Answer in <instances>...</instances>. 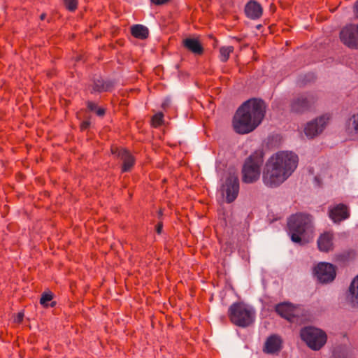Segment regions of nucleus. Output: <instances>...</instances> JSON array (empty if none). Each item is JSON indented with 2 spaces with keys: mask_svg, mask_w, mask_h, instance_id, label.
<instances>
[{
  "mask_svg": "<svg viewBox=\"0 0 358 358\" xmlns=\"http://www.w3.org/2000/svg\"><path fill=\"white\" fill-rule=\"evenodd\" d=\"M275 311L282 317L292 321L299 315V308L289 303H282L276 306Z\"/></svg>",
  "mask_w": 358,
  "mask_h": 358,
  "instance_id": "nucleus-12",
  "label": "nucleus"
},
{
  "mask_svg": "<svg viewBox=\"0 0 358 358\" xmlns=\"http://www.w3.org/2000/svg\"><path fill=\"white\" fill-rule=\"evenodd\" d=\"M266 106L263 101L250 99L237 110L233 120L236 132L241 134L252 131L264 119Z\"/></svg>",
  "mask_w": 358,
  "mask_h": 358,
  "instance_id": "nucleus-2",
  "label": "nucleus"
},
{
  "mask_svg": "<svg viewBox=\"0 0 358 358\" xmlns=\"http://www.w3.org/2000/svg\"><path fill=\"white\" fill-rule=\"evenodd\" d=\"M299 157L291 151H279L266 161L263 171L264 184L275 187L283 183L295 171Z\"/></svg>",
  "mask_w": 358,
  "mask_h": 358,
  "instance_id": "nucleus-1",
  "label": "nucleus"
},
{
  "mask_svg": "<svg viewBox=\"0 0 358 358\" xmlns=\"http://www.w3.org/2000/svg\"><path fill=\"white\" fill-rule=\"evenodd\" d=\"M89 122H83L82 125H81V128L82 129H85L86 128H87V127L89 126Z\"/></svg>",
  "mask_w": 358,
  "mask_h": 358,
  "instance_id": "nucleus-32",
  "label": "nucleus"
},
{
  "mask_svg": "<svg viewBox=\"0 0 358 358\" xmlns=\"http://www.w3.org/2000/svg\"><path fill=\"white\" fill-rule=\"evenodd\" d=\"M281 343L280 337L275 335L271 336L265 342L264 351L269 354L275 353L280 350Z\"/></svg>",
  "mask_w": 358,
  "mask_h": 358,
  "instance_id": "nucleus-16",
  "label": "nucleus"
},
{
  "mask_svg": "<svg viewBox=\"0 0 358 358\" xmlns=\"http://www.w3.org/2000/svg\"><path fill=\"white\" fill-rule=\"evenodd\" d=\"M94 112L96 113L97 115L103 116L105 114V109L101 108H96Z\"/></svg>",
  "mask_w": 358,
  "mask_h": 358,
  "instance_id": "nucleus-28",
  "label": "nucleus"
},
{
  "mask_svg": "<svg viewBox=\"0 0 358 358\" xmlns=\"http://www.w3.org/2000/svg\"><path fill=\"white\" fill-rule=\"evenodd\" d=\"M329 217L334 222H339L347 219L349 215V210L347 206L338 204L329 210Z\"/></svg>",
  "mask_w": 358,
  "mask_h": 358,
  "instance_id": "nucleus-13",
  "label": "nucleus"
},
{
  "mask_svg": "<svg viewBox=\"0 0 358 358\" xmlns=\"http://www.w3.org/2000/svg\"><path fill=\"white\" fill-rule=\"evenodd\" d=\"M163 122V114L162 113H159L155 114L152 118V124L155 127H157L162 124Z\"/></svg>",
  "mask_w": 358,
  "mask_h": 358,
  "instance_id": "nucleus-24",
  "label": "nucleus"
},
{
  "mask_svg": "<svg viewBox=\"0 0 358 358\" xmlns=\"http://www.w3.org/2000/svg\"><path fill=\"white\" fill-rule=\"evenodd\" d=\"M318 248L322 252H329L333 249V234L325 232L317 240Z\"/></svg>",
  "mask_w": 358,
  "mask_h": 358,
  "instance_id": "nucleus-15",
  "label": "nucleus"
},
{
  "mask_svg": "<svg viewBox=\"0 0 358 358\" xmlns=\"http://www.w3.org/2000/svg\"><path fill=\"white\" fill-rule=\"evenodd\" d=\"M314 274L320 282L325 283L335 278L336 270L331 264L320 262L315 267Z\"/></svg>",
  "mask_w": 358,
  "mask_h": 358,
  "instance_id": "nucleus-8",
  "label": "nucleus"
},
{
  "mask_svg": "<svg viewBox=\"0 0 358 358\" xmlns=\"http://www.w3.org/2000/svg\"><path fill=\"white\" fill-rule=\"evenodd\" d=\"M87 108L89 110H92V111H94L97 106H96V104L92 101H88L87 102Z\"/></svg>",
  "mask_w": 358,
  "mask_h": 358,
  "instance_id": "nucleus-27",
  "label": "nucleus"
},
{
  "mask_svg": "<svg viewBox=\"0 0 358 358\" xmlns=\"http://www.w3.org/2000/svg\"><path fill=\"white\" fill-rule=\"evenodd\" d=\"M301 337L314 350L320 349L327 341V335L323 331L311 327L303 329Z\"/></svg>",
  "mask_w": 358,
  "mask_h": 358,
  "instance_id": "nucleus-6",
  "label": "nucleus"
},
{
  "mask_svg": "<svg viewBox=\"0 0 358 358\" xmlns=\"http://www.w3.org/2000/svg\"><path fill=\"white\" fill-rule=\"evenodd\" d=\"M245 13L248 17L252 20H257L262 15L263 8L258 2L250 1L245 5Z\"/></svg>",
  "mask_w": 358,
  "mask_h": 358,
  "instance_id": "nucleus-14",
  "label": "nucleus"
},
{
  "mask_svg": "<svg viewBox=\"0 0 358 358\" xmlns=\"http://www.w3.org/2000/svg\"><path fill=\"white\" fill-rule=\"evenodd\" d=\"M234 51L233 46L222 47L220 49V59L225 62L228 60L230 54Z\"/></svg>",
  "mask_w": 358,
  "mask_h": 358,
  "instance_id": "nucleus-22",
  "label": "nucleus"
},
{
  "mask_svg": "<svg viewBox=\"0 0 358 358\" xmlns=\"http://www.w3.org/2000/svg\"><path fill=\"white\" fill-rule=\"evenodd\" d=\"M354 13L357 18H358V1L354 6Z\"/></svg>",
  "mask_w": 358,
  "mask_h": 358,
  "instance_id": "nucleus-31",
  "label": "nucleus"
},
{
  "mask_svg": "<svg viewBox=\"0 0 358 358\" xmlns=\"http://www.w3.org/2000/svg\"><path fill=\"white\" fill-rule=\"evenodd\" d=\"M315 180H316V181H318V178H317V177H316V178H315Z\"/></svg>",
  "mask_w": 358,
  "mask_h": 358,
  "instance_id": "nucleus-35",
  "label": "nucleus"
},
{
  "mask_svg": "<svg viewBox=\"0 0 358 358\" xmlns=\"http://www.w3.org/2000/svg\"><path fill=\"white\" fill-rule=\"evenodd\" d=\"M131 35L138 39H145L148 37V29L142 24H134L131 27Z\"/></svg>",
  "mask_w": 358,
  "mask_h": 358,
  "instance_id": "nucleus-19",
  "label": "nucleus"
},
{
  "mask_svg": "<svg viewBox=\"0 0 358 358\" xmlns=\"http://www.w3.org/2000/svg\"><path fill=\"white\" fill-rule=\"evenodd\" d=\"M309 103L310 101L306 96H301L292 103V110L296 113L302 112L308 108Z\"/></svg>",
  "mask_w": 358,
  "mask_h": 358,
  "instance_id": "nucleus-17",
  "label": "nucleus"
},
{
  "mask_svg": "<svg viewBox=\"0 0 358 358\" xmlns=\"http://www.w3.org/2000/svg\"><path fill=\"white\" fill-rule=\"evenodd\" d=\"M44 17H45V15L42 14L41 16V18L43 20V19H44Z\"/></svg>",
  "mask_w": 358,
  "mask_h": 358,
  "instance_id": "nucleus-34",
  "label": "nucleus"
},
{
  "mask_svg": "<svg viewBox=\"0 0 358 358\" xmlns=\"http://www.w3.org/2000/svg\"><path fill=\"white\" fill-rule=\"evenodd\" d=\"M183 45L194 54L200 55L203 52V48L197 39L186 38L183 41Z\"/></svg>",
  "mask_w": 358,
  "mask_h": 358,
  "instance_id": "nucleus-18",
  "label": "nucleus"
},
{
  "mask_svg": "<svg viewBox=\"0 0 358 358\" xmlns=\"http://www.w3.org/2000/svg\"><path fill=\"white\" fill-rule=\"evenodd\" d=\"M24 317V315L22 313H19L17 315V317L15 318V322L17 323H20Z\"/></svg>",
  "mask_w": 358,
  "mask_h": 358,
  "instance_id": "nucleus-29",
  "label": "nucleus"
},
{
  "mask_svg": "<svg viewBox=\"0 0 358 358\" xmlns=\"http://www.w3.org/2000/svg\"><path fill=\"white\" fill-rule=\"evenodd\" d=\"M162 225L159 224L157 225V232L159 234L161 232V230H162Z\"/></svg>",
  "mask_w": 358,
  "mask_h": 358,
  "instance_id": "nucleus-33",
  "label": "nucleus"
},
{
  "mask_svg": "<svg viewBox=\"0 0 358 358\" xmlns=\"http://www.w3.org/2000/svg\"><path fill=\"white\" fill-rule=\"evenodd\" d=\"M239 192V181L237 175L231 174L226 181V199L227 202L234 201Z\"/></svg>",
  "mask_w": 358,
  "mask_h": 358,
  "instance_id": "nucleus-10",
  "label": "nucleus"
},
{
  "mask_svg": "<svg viewBox=\"0 0 358 358\" xmlns=\"http://www.w3.org/2000/svg\"><path fill=\"white\" fill-rule=\"evenodd\" d=\"M340 38L349 48L358 49V25L345 26L340 32Z\"/></svg>",
  "mask_w": 358,
  "mask_h": 358,
  "instance_id": "nucleus-7",
  "label": "nucleus"
},
{
  "mask_svg": "<svg viewBox=\"0 0 358 358\" xmlns=\"http://www.w3.org/2000/svg\"><path fill=\"white\" fill-rule=\"evenodd\" d=\"M52 299V295L51 293H45L42 295L40 303L44 306H48V303Z\"/></svg>",
  "mask_w": 358,
  "mask_h": 358,
  "instance_id": "nucleus-26",
  "label": "nucleus"
},
{
  "mask_svg": "<svg viewBox=\"0 0 358 358\" xmlns=\"http://www.w3.org/2000/svg\"><path fill=\"white\" fill-rule=\"evenodd\" d=\"M329 115H324L308 123L304 129L306 136L313 138L320 134L329 122Z\"/></svg>",
  "mask_w": 358,
  "mask_h": 358,
  "instance_id": "nucleus-9",
  "label": "nucleus"
},
{
  "mask_svg": "<svg viewBox=\"0 0 358 358\" xmlns=\"http://www.w3.org/2000/svg\"><path fill=\"white\" fill-rule=\"evenodd\" d=\"M264 155L263 150H258L246 159L242 169L243 181L244 182L252 183L259 178Z\"/></svg>",
  "mask_w": 358,
  "mask_h": 358,
  "instance_id": "nucleus-4",
  "label": "nucleus"
},
{
  "mask_svg": "<svg viewBox=\"0 0 358 358\" xmlns=\"http://www.w3.org/2000/svg\"><path fill=\"white\" fill-rule=\"evenodd\" d=\"M111 150L114 155H116L122 161V172L130 171L135 163L134 157L127 150L122 148H115V150L113 148Z\"/></svg>",
  "mask_w": 358,
  "mask_h": 358,
  "instance_id": "nucleus-11",
  "label": "nucleus"
},
{
  "mask_svg": "<svg viewBox=\"0 0 358 358\" xmlns=\"http://www.w3.org/2000/svg\"><path fill=\"white\" fill-rule=\"evenodd\" d=\"M310 216L297 213L292 215L287 222L289 234L293 242L300 243L304 233L308 231L311 227Z\"/></svg>",
  "mask_w": 358,
  "mask_h": 358,
  "instance_id": "nucleus-5",
  "label": "nucleus"
},
{
  "mask_svg": "<svg viewBox=\"0 0 358 358\" xmlns=\"http://www.w3.org/2000/svg\"><path fill=\"white\" fill-rule=\"evenodd\" d=\"M346 130L349 133L358 134V113L352 115L348 120Z\"/></svg>",
  "mask_w": 358,
  "mask_h": 358,
  "instance_id": "nucleus-21",
  "label": "nucleus"
},
{
  "mask_svg": "<svg viewBox=\"0 0 358 358\" xmlns=\"http://www.w3.org/2000/svg\"><path fill=\"white\" fill-rule=\"evenodd\" d=\"M64 4L66 8L70 11H74L78 6L77 0H65Z\"/></svg>",
  "mask_w": 358,
  "mask_h": 358,
  "instance_id": "nucleus-25",
  "label": "nucleus"
},
{
  "mask_svg": "<svg viewBox=\"0 0 358 358\" xmlns=\"http://www.w3.org/2000/svg\"><path fill=\"white\" fill-rule=\"evenodd\" d=\"M110 85L108 83H104L101 80H98L94 83V86L93 87L94 91L97 92H103L110 90Z\"/></svg>",
  "mask_w": 358,
  "mask_h": 358,
  "instance_id": "nucleus-23",
  "label": "nucleus"
},
{
  "mask_svg": "<svg viewBox=\"0 0 358 358\" xmlns=\"http://www.w3.org/2000/svg\"><path fill=\"white\" fill-rule=\"evenodd\" d=\"M228 315L234 324L241 327L251 325L255 320L254 308L242 302L233 303L229 308Z\"/></svg>",
  "mask_w": 358,
  "mask_h": 358,
  "instance_id": "nucleus-3",
  "label": "nucleus"
},
{
  "mask_svg": "<svg viewBox=\"0 0 358 358\" xmlns=\"http://www.w3.org/2000/svg\"><path fill=\"white\" fill-rule=\"evenodd\" d=\"M351 294V303L358 307V275L353 280L350 287Z\"/></svg>",
  "mask_w": 358,
  "mask_h": 358,
  "instance_id": "nucleus-20",
  "label": "nucleus"
},
{
  "mask_svg": "<svg viewBox=\"0 0 358 358\" xmlns=\"http://www.w3.org/2000/svg\"><path fill=\"white\" fill-rule=\"evenodd\" d=\"M151 1L155 5H162L166 3L169 0H151Z\"/></svg>",
  "mask_w": 358,
  "mask_h": 358,
  "instance_id": "nucleus-30",
  "label": "nucleus"
}]
</instances>
